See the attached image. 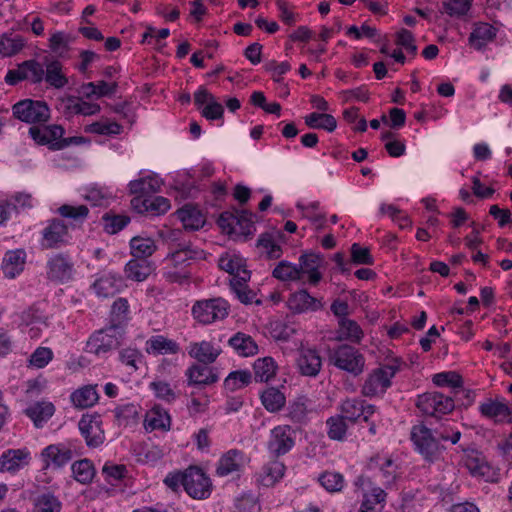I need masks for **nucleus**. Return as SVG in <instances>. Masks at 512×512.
<instances>
[{
	"mask_svg": "<svg viewBox=\"0 0 512 512\" xmlns=\"http://www.w3.org/2000/svg\"><path fill=\"white\" fill-rule=\"evenodd\" d=\"M169 261L172 267L165 272V277L170 282L183 283L190 278V271L187 266L191 260H201L205 258L202 249L192 245L189 241H181L175 244L173 250L169 254Z\"/></svg>",
	"mask_w": 512,
	"mask_h": 512,
	"instance_id": "f257e3e1",
	"label": "nucleus"
},
{
	"mask_svg": "<svg viewBox=\"0 0 512 512\" xmlns=\"http://www.w3.org/2000/svg\"><path fill=\"white\" fill-rule=\"evenodd\" d=\"M124 334L125 329L122 325H108L90 336L86 343V351L99 357L105 356L122 345Z\"/></svg>",
	"mask_w": 512,
	"mask_h": 512,
	"instance_id": "f03ea898",
	"label": "nucleus"
},
{
	"mask_svg": "<svg viewBox=\"0 0 512 512\" xmlns=\"http://www.w3.org/2000/svg\"><path fill=\"white\" fill-rule=\"evenodd\" d=\"M402 361L394 358L386 364L372 370L368 374L361 393L366 397H375L383 395L391 386V379L401 370Z\"/></svg>",
	"mask_w": 512,
	"mask_h": 512,
	"instance_id": "7ed1b4c3",
	"label": "nucleus"
},
{
	"mask_svg": "<svg viewBox=\"0 0 512 512\" xmlns=\"http://www.w3.org/2000/svg\"><path fill=\"white\" fill-rule=\"evenodd\" d=\"M410 439L413 442L415 450L429 462L438 460L445 449V447L439 443L435 433L423 424L412 427Z\"/></svg>",
	"mask_w": 512,
	"mask_h": 512,
	"instance_id": "20e7f679",
	"label": "nucleus"
},
{
	"mask_svg": "<svg viewBox=\"0 0 512 512\" xmlns=\"http://www.w3.org/2000/svg\"><path fill=\"white\" fill-rule=\"evenodd\" d=\"M229 310V303L225 299L217 297L196 301L191 312L197 322L208 325L224 320L228 316Z\"/></svg>",
	"mask_w": 512,
	"mask_h": 512,
	"instance_id": "39448f33",
	"label": "nucleus"
},
{
	"mask_svg": "<svg viewBox=\"0 0 512 512\" xmlns=\"http://www.w3.org/2000/svg\"><path fill=\"white\" fill-rule=\"evenodd\" d=\"M331 364L337 368L346 371L353 376H358L364 371L365 358L353 346L341 345L334 349L329 356Z\"/></svg>",
	"mask_w": 512,
	"mask_h": 512,
	"instance_id": "423d86ee",
	"label": "nucleus"
},
{
	"mask_svg": "<svg viewBox=\"0 0 512 512\" xmlns=\"http://www.w3.org/2000/svg\"><path fill=\"white\" fill-rule=\"evenodd\" d=\"M15 118L28 124L44 123L50 118V109L46 102L24 99L12 106Z\"/></svg>",
	"mask_w": 512,
	"mask_h": 512,
	"instance_id": "0eeeda50",
	"label": "nucleus"
},
{
	"mask_svg": "<svg viewBox=\"0 0 512 512\" xmlns=\"http://www.w3.org/2000/svg\"><path fill=\"white\" fill-rule=\"evenodd\" d=\"M416 406L424 414L438 417L452 412L455 408V401L452 396L440 392H427L418 396Z\"/></svg>",
	"mask_w": 512,
	"mask_h": 512,
	"instance_id": "6e6552de",
	"label": "nucleus"
},
{
	"mask_svg": "<svg viewBox=\"0 0 512 512\" xmlns=\"http://www.w3.org/2000/svg\"><path fill=\"white\" fill-rule=\"evenodd\" d=\"M184 489L194 499L210 496L212 483L201 468L191 466L184 471Z\"/></svg>",
	"mask_w": 512,
	"mask_h": 512,
	"instance_id": "1a4fd4ad",
	"label": "nucleus"
},
{
	"mask_svg": "<svg viewBox=\"0 0 512 512\" xmlns=\"http://www.w3.org/2000/svg\"><path fill=\"white\" fill-rule=\"evenodd\" d=\"M40 457L45 469H59L67 465L74 457L70 443H56L45 447Z\"/></svg>",
	"mask_w": 512,
	"mask_h": 512,
	"instance_id": "9d476101",
	"label": "nucleus"
},
{
	"mask_svg": "<svg viewBox=\"0 0 512 512\" xmlns=\"http://www.w3.org/2000/svg\"><path fill=\"white\" fill-rule=\"evenodd\" d=\"M68 243V227L60 219H52L42 231L41 246L44 249L59 248Z\"/></svg>",
	"mask_w": 512,
	"mask_h": 512,
	"instance_id": "9b49d317",
	"label": "nucleus"
},
{
	"mask_svg": "<svg viewBox=\"0 0 512 512\" xmlns=\"http://www.w3.org/2000/svg\"><path fill=\"white\" fill-rule=\"evenodd\" d=\"M78 426L88 447L96 448L103 444L105 434L99 416L83 415Z\"/></svg>",
	"mask_w": 512,
	"mask_h": 512,
	"instance_id": "f8f14e48",
	"label": "nucleus"
},
{
	"mask_svg": "<svg viewBox=\"0 0 512 512\" xmlns=\"http://www.w3.org/2000/svg\"><path fill=\"white\" fill-rule=\"evenodd\" d=\"M74 264L65 254H56L47 262V277L56 282H67L72 278Z\"/></svg>",
	"mask_w": 512,
	"mask_h": 512,
	"instance_id": "ddd939ff",
	"label": "nucleus"
},
{
	"mask_svg": "<svg viewBox=\"0 0 512 512\" xmlns=\"http://www.w3.org/2000/svg\"><path fill=\"white\" fill-rule=\"evenodd\" d=\"M293 431L288 425H280L272 429L268 448L276 456L286 454L294 446Z\"/></svg>",
	"mask_w": 512,
	"mask_h": 512,
	"instance_id": "4468645a",
	"label": "nucleus"
},
{
	"mask_svg": "<svg viewBox=\"0 0 512 512\" xmlns=\"http://www.w3.org/2000/svg\"><path fill=\"white\" fill-rule=\"evenodd\" d=\"M296 366L303 376L316 377L322 367V359L315 349L303 348L298 350Z\"/></svg>",
	"mask_w": 512,
	"mask_h": 512,
	"instance_id": "2eb2a0df",
	"label": "nucleus"
},
{
	"mask_svg": "<svg viewBox=\"0 0 512 512\" xmlns=\"http://www.w3.org/2000/svg\"><path fill=\"white\" fill-rule=\"evenodd\" d=\"M28 132L35 143L47 145L50 149L57 150L55 144L62 139L65 131L61 125L53 124L48 126H32Z\"/></svg>",
	"mask_w": 512,
	"mask_h": 512,
	"instance_id": "dca6fc26",
	"label": "nucleus"
},
{
	"mask_svg": "<svg viewBox=\"0 0 512 512\" xmlns=\"http://www.w3.org/2000/svg\"><path fill=\"white\" fill-rule=\"evenodd\" d=\"M479 411L482 416L493 420L496 424L512 422V410L503 401L487 399L480 404Z\"/></svg>",
	"mask_w": 512,
	"mask_h": 512,
	"instance_id": "f3484780",
	"label": "nucleus"
},
{
	"mask_svg": "<svg viewBox=\"0 0 512 512\" xmlns=\"http://www.w3.org/2000/svg\"><path fill=\"white\" fill-rule=\"evenodd\" d=\"M311 406L312 401L306 395H298L289 401L285 417L293 424L304 425L308 422Z\"/></svg>",
	"mask_w": 512,
	"mask_h": 512,
	"instance_id": "a211bd4d",
	"label": "nucleus"
},
{
	"mask_svg": "<svg viewBox=\"0 0 512 512\" xmlns=\"http://www.w3.org/2000/svg\"><path fill=\"white\" fill-rule=\"evenodd\" d=\"M321 265L322 258L318 254H302L299 257V264H297L302 282L304 283V278L307 276L308 282L312 285H316L322 278V275L319 272Z\"/></svg>",
	"mask_w": 512,
	"mask_h": 512,
	"instance_id": "6ab92c4d",
	"label": "nucleus"
},
{
	"mask_svg": "<svg viewBox=\"0 0 512 512\" xmlns=\"http://www.w3.org/2000/svg\"><path fill=\"white\" fill-rule=\"evenodd\" d=\"M288 308L294 313L316 311L322 307L321 301L301 289L292 293L287 300Z\"/></svg>",
	"mask_w": 512,
	"mask_h": 512,
	"instance_id": "aec40b11",
	"label": "nucleus"
},
{
	"mask_svg": "<svg viewBox=\"0 0 512 512\" xmlns=\"http://www.w3.org/2000/svg\"><path fill=\"white\" fill-rule=\"evenodd\" d=\"M30 453L26 449H9L0 456V471L15 472L28 464Z\"/></svg>",
	"mask_w": 512,
	"mask_h": 512,
	"instance_id": "412c9836",
	"label": "nucleus"
},
{
	"mask_svg": "<svg viewBox=\"0 0 512 512\" xmlns=\"http://www.w3.org/2000/svg\"><path fill=\"white\" fill-rule=\"evenodd\" d=\"M178 219L182 222L185 230H199L206 222L205 216L202 211L192 204H186L178 209Z\"/></svg>",
	"mask_w": 512,
	"mask_h": 512,
	"instance_id": "4be33fe9",
	"label": "nucleus"
},
{
	"mask_svg": "<svg viewBox=\"0 0 512 512\" xmlns=\"http://www.w3.org/2000/svg\"><path fill=\"white\" fill-rule=\"evenodd\" d=\"M123 285L122 276L108 273L97 279L93 284V288L98 296L107 298L116 295Z\"/></svg>",
	"mask_w": 512,
	"mask_h": 512,
	"instance_id": "5701e85b",
	"label": "nucleus"
},
{
	"mask_svg": "<svg viewBox=\"0 0 512 512\" xmlns=\"http://www.w3.org/2000/svg\"><path fill=\"white\" fill-rule=\"evenodd\" d=\"M45 73L44 80L55 89H61L68 84V79L63 73V66L58 60H51L44 57Z\"/></svg>",
	"mask_w": 512,
	"mask_h": 512,
	"instance_id": "b1692460",
	"label": "nucleus"
},
{
	"mask_svg": "<svg viewBox=\"0 0 512 512\" xmlns=\"http://www.w3.org/2000/svg\"><path fill=\"white\" fill-rule=\"evenodd\" d=\"M180 350L179 344L163 335L150 337L145 343V351L152 355L176 354Z\"/></svg>",
	"mask_w": 512,
	"mask_h": 512,
	"instance_id": "393cba45",
	"label": "nucleus"
},
{
	"mask_svg": "<svg viewBox=\"0 0 512 512\" xmlns=\"http://www.w3.org/2000/svg\"><path fill=\"white\" fill-rule=\"evenodd\" d=\"M26 253L22 249L8 251L2 260V270L7 278H15L24 269Z\"/></svg>",
	"mask_w": 512,
	"mask_h": 512,
	"instance_id": "a878e982",
	"label": "nucleus"
},
{
	"mask_svg": "<svg viewBox=\"0 0 512 512\" xmlns=\"http://www.w3.org/2000/svg\"><path fill=\"white\" fill-rule=\"evenodd\" d=\"M243 453L238 450H229L218 461L216 474L224 477L238 472L243 465Z\"/></svg>",
	"mask_w": 512,
	"mask_h": 512,
	"instance_id": "bb28decb",
	"label": "nucleus"
},
{
	"mask_svg": "<svg viewBox=\"0 0 512 512\" xmlns=\"http://www.w3.org/2000/svg\"><path fill=\"white\" fill-rule=\"evenodd\" d=\"M152 262L146 259H131L124 267L125 277L132 281L142 282L153 272Z\"/></svg>",
	"mask_w": 512,
	"mask_h": 512,
	"instance_id": "cd10ccee",
	"label": "nucleus"
},
{
	"mask_svg": "<svg viewBox=\"0 0 512 512\" xmlns=\"http://www.w3.org/2000/svg\"><path fill=\"white\" fill-rule=\"evenodd\" d=\"M228 344L242 357L254 356L258 353V345L248 334L237 332L229 340Z\"/></svg>",
	"mask_w": 512,
	"mask_h": 512,
	"instance_id": "c85d7f7f",
	"label": "nucleus"
},
{
	"mask_svg": "<svg viewBox=\"0 0 512 512\" xmlns=\"http://www.w3.org/2000/svg\"><path fill=\"white\" fill-rule=\"evenodd\" d=\"M188 384L194 386L210 385L218 380L212 369L205 365L194 364L186 371Z\"/></svg>",
	"mask_w": 512,
	"mask_h": 512,
	"instance_id": "c756f323",
	"label": "nucleus"
},
{
	"mask_svg": "<svg viewBox=\"0 0 512 512\" xmlns=\"http://www.w3.org/2000/svg\"><path fill=\"white\" fill-rule=\"evenodd\" d=\"M220 354V350L208 341L192 343L189 349V355L203 364L213 363Z\"/></svg>",
	"mask_w": 512,
	"mask_h": 512,
	"instance_id": "7c9ffc66",
	"label": "nucleus"
},
{
	"mask_svg": "<svg viewBox=\"0 0 512 512\" xmlns=\"http://www.w3.org/2000/svg\"><path fill=\"white\" fill-rule=\"evenodd\" d=\"M257 248L260 250L261 256L268 260L279 259L283 250L274 234L263 233L257 240Z\"/></svg>",
	"mask_w": 512,
	"mask_h": 512,
	"instance_id": "2f4dec72",
	"label": "nucleus"
},
{
	"mask_svg": "<svg viewBox=\"0 0 512 512\" xmlns=\"http://www.w3.org/2000/svg\"><path fill=\"white\" fill-rule=\"evenodd\" d=\"M496 37V29L488 23L476 25L469 36V44L477 49H483L488 42Z\"/></svg>",
	"mask_w": 512,
	"mask_h": 512,
	"instance_id": "473e14b6",
	"label": "nucleus"
},
{
	"mask_svg": "<svg viewBox=\"0 0 512 512\" xmlns=\"http://www.w3.org/2000/svg\"><path fill=\"white\" fill-rule=\"evenodd\" d=\"M55 408L51 402H36L29 406L25 413L37 428L42 427L54 414Z\"/></svg>",
	"mask_w": 512,
	"mask_h": 512,
	"instance_id": "72a5a7b5",
	"label": "nucleus"
},
{
	"mask_svg": "<svg viewBox=\"0 0 512 512\" xmlns=\"http://www.w3.org/2000/svg\"><path fill=\"white\" fill-rule=\"evenodd\" d=\"M161 185L162 180L157 176H147L130 181L128 186L131 194H140L150 197L152 194L160 190Z\"/></svg>",
	"mask_w": 512,
	"mask_h": 512,
	"instance_id": "f704fd0d",
	"label": "nucleus"
},
{
	"mask_svg": "<svg viewBox=\"0 0 512 512\" xmlns=\"http://www.w3.org/2000/svg\"><path fill=\"white\" fill-rule=\"evenodd\" d=\"M155 241L151 238L136 236L130 241L133 259H146L156 251Z\"/></svg>",
	"mask_w": 512,
	"mask_h": 512,
	"instance_id": "c9c22d12",
	"label": "nucleus"
},
{
	"mask_svg": "<svg viewBox=\"0 0 512 512\" xmlns=\"http://www.w3.org/2000/svg\"><path fill=\"white\" fill-rule=\"evenodd\" d=\"M260 399L265 409L272 413L281 410L286 403L285 395L275 387L265 389L261 393Z\"/></svg>",
	"mask_w": 512,
	"mask_h": 512,
	"instance_id": "e433bc0d",
	"label": "nucleus"
},
{
	"mask_svg": "<svg viewBox=\"0 0 512 512\" xmlns=\"http://www.w3.org/2000/svg\"><path fill=\"white\" fill-rule=\"evenodd\" d=\"M99 399L96 391V386L87 385L76 391L71 395L72 403L81 409L93 406Z\"/></svg>",
	"mask_w": 512,
	"mask_h": 512,
	"instance_id": "4c0bfd02",
	"label": "nucleus"
},
{
	"mask_svg": "<svg viewBox=\"0 0 512 512\" xmlns=\"http://www.w3.org/2000/svg\"><path fill=\"white\" fill-rule=\"evenodd\" d=\"M305 124L312 129H324L333 132L337 127V121L334 116L326 113L313 112L305 118Z\"/></svg>",
	"mask_w": 512,
	"mask_h": 512,
	"instance_id": "58836bf2",
	"label": "nucleus"
},
{
	"mask_svg": "<svg viewBox=\"0 0 512 512\" xmlns=\"http://www.w3.org/2000/svg\"><path fill=\"white\" fill-rule=\"evenodd\" d=\"M272 276L277 280L286 281H300L302 282L300 272L297 264H292L289 261L281 260L273 269Z\"/></svg>",
	"mask_w": 512,
	"mask_h": 512,
	"instance_id": "ea45409f",
	"label": "nucleus"
},
{
	"mask_svg": "<svg viewBox=\"0 0 512 512\" xmlns=\"http://www.w3.org/2000/svg\"><path fill=\"white\" fill-rule=\"evenodd\" d=\"M255 380L258 382H267L276 373V365L271 357L257 359L253 365Z\"/></svg>",
	"mask_w": 512,
	"mask_h": 512,
	"instance_id": "a19ab883",
	"label": "nucleus"
},
{
	"mask_svg": "<svg viewBox=\"0 0 512 512\" xmlns=\"http://www.w3.org/2000/svg\"><path fill=\"white\" fill-rule=\"evenodd\" d=\"M61 509L62 503L58 497L47 492L35 498L32 512H60Z\"/></svg>",
	"mask_w": 512,
	"mask_h": 512,
	"instance_id": "79ce46f5",
	"label": "nucleus"
},
{
	"mask_svg": "<svg viewBox=\"0 0 512 512\" xmlns=\"http://www.w3.org/2000/svg\"><path fill=\"white\" fill-rule=\"evenodd\" d=\"M71 470L75 480L82 484L90 483L95 476L94 465L88 459L74 462L71 466Z\"/></svg>",
	"mask_w": 512,
	"mask_h": 512,
	"instance_id": "37998d69",
	"label": "nucleus"
},
{
	"mask_svg": "<svg viewBox=\"0 0 512 512\" xmlns=\"http://www.w3.org/2000/svg\"><path fill=\"white\" fill-rule=\"evenodd\" d=\"M433 383L439 387L449 386L453 388L454 395H457L463 386V379L458 373L448 371L435 374Z\"/></svg>",
	"mask_w": 512,
	"mask_h": 512,
	"instance_id": "c03bdc74",
	"label": "nucleus"
},
{
	"mask_svg": "<svg viewBox=\"0 0 512 512\" xmlns=\"http://www.w3.org/2000/svg\"><path fill=\"white\" fill-rule=\"evenodd\" d=\"M252 374L248 370H237L231 372L225 379V388L229 391H236L248 386L251 383Z\"/></svg>",
	"mask_w": 512,
	"mask_h": 512,
	"instance_id": "a18cd8bd",
	"label": "nucleus"
},
{
	"mask_svg": "<svg viewBox=\"0 0 512 512\" xmlns=\"http://www.w3.org/2000/svg\"><path fill=\"white\" fill-rule=\"evenodd\" d=\"M473 0H443L442 12L450 17L461 18L471 9Z\"/></svg>",
	"mask_w": 512,
	"mask_h": 512,
	"instance_id": "49530a36",
	"label": "nucleus"
},
{
	"mask_svg": "<svg viewBox=\"0 0 512 512\" xmlns=\"http://www.w3.org/2000/svg\"><path fill=\"white\" fill-rule=\"evenodd\" d=\"M318 481L328 492H340L344 487V477L341 473L325 471L319 475Z\"/></svg>",
	"mask_w": 512,
	"mask_h": 512,
	"instance_id": "de8ad7c7",
	"label": "nucleus"
},
{
	"mask_svg": "<svg viewBox=\"0 0 512 512\" xmlns=\"http://www.w3.org/2000/svg\"><path fill=\"white\" fill-rule=\"evenodd\" d=\"M122 131V126L117 122L101 120L93 122L85 127V132L98 135H118Z\"/></svg>",
	"mask_w": 512,
	"mask_h": 512,
	"instance_id": "09e8293b",
	"label": "nucleus"
},
{
	"mask_svg": "<svg viewBox=\"0 0 512 512\" xmlns=\"http://www.w3.org/2000/svg\"><path fill=\"white\" fill-rule=\"evenodd\" d=\"M285 466L279 461H272L263 468L262 483L265 486L274 485L284 475Z\"/></svg>",
	"mask_w": 512,
	"mask_h": 512,
	"instance_id": "8fccbe9b",
	"label": "nucleus"
},
{
	"mask_svg": "<svg viewBox=\"0 0 512 512\" xmlns=\"http://www.w3.org/2000/svg\"><path fill=\"white\" fill-rule=\"evenodd\" d=\"M231 290L243 304H260V300L256 299V293L248 288V285L241 280H230Z\"/></svg>",
	"mask_w": 512,
	"mask_h": 512,
	"instance_id": "3c124183",
	"label": "nucleus"
},
{
	"mask_svg": "<svg viewBox=\"0 0 512 512\" xmlns=\"http://www.w3.org/2000/svg\"><path fill=\"white\" fill-rule=\"evenodd\" d=\"M339 333L341 337L356 342L360 341L363 336V332L357 322L347 318L339 320Z\"/></svg>",
	"mask_w": 512,
	"mask_h": 512,
	"instance_id": "603ef678",
	"label": "nucleus"
},
{
	"mask_svg": "<svg viewBox=\"0 0 512 512\" xmlns=\"http://www.w3.org/2000/svg\"><path fill=\"white\" fill-rule=\"evenodd\" d=\"M72 37L62 31L54 32L49 39V48L52 52L56 53L59 57H63L64 53L69 49V43Z\"/></svg>",
	"mask_w": 512,
	"mask_h": 512,
	"instance_id": "864d4df0",
	"label": "nucleus"
},
{
	"mask_svg": "<svg viewBox=\"0 0 512 512\" xmlns=\"http://www.w3.org/2000/svg\"><path fill=\"white\" fill-rule=\"evenodd\" d=\"M145 422L147 428H150L151 430H168L170 428L171 419L166 412H161L159 409H153L147 415Z\"/></svg>",
	"mask_w": 512,
	"mask_h": 512,
	"instance_id": "5fc2aeb1",
	"label": "nucleus"
},
{
	"mask_svg": "<svg viewBox=\"0 0 512 512\" xmlns=\"http://www.w3.org/2000/svg\"><path fill=\"white\" fill-rule=\"evenodd\" d=\"M25 45L24 38L16 35L14 37L5 36L0 40V54L4 57H10L18 53Z\"/></svg>",
	"mask_w": 512,
	"mask_h": 512,
	"instance_id": "6e6d98bb",
	"label": "nucleus"
},
{
	"mask_svg": "<svg viewBox=\"0 0 512 512\" xmlns=\"http://www.w3.org/2000/svg\"><path fill=\"white\" fill-rule=\"evenodd\" d=\"M326 424L328 427L327 433L330 439L338 441L344 439L347 431V425L344 417L340 415L332 416L327 419Z\"/></svg>",
	"mask_w": 512,
	"mask_h": 512,
	"instance_id": "4d7b16f0",
	"label": "nucleus"
},
{
	"mask_svg": "<svg viewBox=\"0 0 512 512\" xmlns=\"http://www.w3.org/2000/svg\"><path fill=\"white\" fill-rule=\"evenodd\" d=\"M342 417L351 422L361 419L363 415V401L357 399H348L342 403Z\"/></svg>",
	"mask_w": 512,
	"mask_h": 512,
	"instance_id": "13d9d810",
	"label": "nucleus"
},
{
	"mask_svg": "<svg viewBox=\"0 0 512 512\" xmlns=\"http://www.w3.org/2000/svg\"><path fill=\"white\" fill-rule=\"evenodd\" d=\"M298 331V327L291 322L277 321L272 325V336L281 341H288Z\"/></svg>",
	"mask_w": 512,
	"mask_h": 512,
	"instance_id": "bf43d9fd",
	"label": "nucleus"
},
{
	"mask_svg": "<svg viewBox=\"0 0 512 512\" xmlns=\"http://www.w3.org/2000/svg\"><path fill=\"white\" fill-rule=\"evenodd\" d=\"M104 229L109 234H116L121 231L130 222V218L125 215H111L106 213L103 215Z\"/></svg>",
	"mask_w": 512,
	"mask_h": 512,
	"instance_id": "052dcab7",
	"label": "nucleus"
},
{
	"mask_svg": "<svg viewBox=\"0 0 512 512\" xmlns=\"http://www.w3.org/2000/svg\"><path fill=\"white\" fill-rule=\"evenodd\" d=\"M22 69L28 75L26 79L31 80L32 83L36 84L44 80V62L39 63L36 60H27L22 62Z\"/></svg>",
	"mask_w": 512,
	"mask_h": 512,
	"instance_id": "680f3d73",
	"label": "nucleus"
},
{
	"mask_svg": "<svg viewBox=\"0 0 512 512\" xmlns=\"http://www.w3.org/2000/svg\"><path fill=\"white\" fill-rule=\"evenodd\" d=\"M58 213L62 217L73 219L76 222H82L87 218L89 209L85 205L72 206L64 204L58 208Z\"/></svg>",
	"mask_w": 512,
	"mask_h": 512,
	"instance_id": "e2e57ef3",
	"label": "nucleus"
},
{
	"mask_svg": "<svg viewBox=\"0 0 512 512\" xmlns=\"http://www.w3.org/2000/svg\"><path fill=\"white\" fill-rule=\"evenodd\" d=\"M155 396L165 402H173L177 398L176 391L165 381H154L150 384Z\"/></svg>",
	"mask_w": 512,
	"mask_h": 512,
	"instance_id": "0e129e2a",
	"label": "nucleus"
},
{
	"mask_svg": "<svg viewBox=\"0 0 512 512\" xmlns=\"http://www.w3.org/2000/svg\"><path fill=\"white\" fill-rule=\"evenodd\" d=\"M434 433L437 439L450 441L452 444L458 443L461 438V432L458 429L452 427L449 421L441 423L434 429Z\"/></svg>",
	"mask_w": 512,
	"mask_h": 512,
	"instance_id": "69168bd1",
	"label": "nucleus"
},
{
	"mask_svg": "<svg viewBox=\"0 0 512 512\" xmlns=\"http://www.w3.org/2000/svg\"><path fill=\"white\" fill-rule=\"evenodd\" d=\"M147 213L158 216L166 213L170 209V201L162 196H150L147 198Z\"/></svg>",
	"mask_w": 512,
	"mask_h": 512,
	"instance_id": "338daca9",
	"label": "nucleus"
},
{
	"mask_svg": "<svg viewBox=\"0 0 512 512\" xmlns=\"http://www.w3.org/2000/svg\"><path fill=\"white\" fill-rule=\"evenodd\" d=\"M119 359L123 364L136 371L138 369L137 363L142 361L143 355L137 349L126 348L119 352Z\"/></svg>",
	"mask_w": 512,
	"mask_h": 512,
	"instance_id": "774afa93",
	"label": "nucleus"
}]
</instances>
